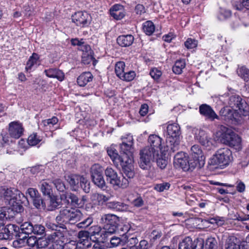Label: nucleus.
<instances>
[{"label": "nucleus", "mask_w": 249, "mask_h": 249, "mask_svg": "<svg viewBox=\"0 0 249 249\" xmlns=\"http://www.w3.org/2000/svg\"><path fill=\"white\" fill-rule=\"evenodd\" d=\"M82 217V213L79 210L71 208L69 224H74L81 220Z\"/></svg>", "instance_id": "7c9ffc66"}, {"label": "nucleus", "mask_w": 249, "mask_h": 249, "mask_svg": "<svg viewBox=\"0 0 249 249\" xmlns=\"http://www.w3.org/2000/svg\"><path fill=\"white\" fill-rule=\"evenodd\" d=\"M77 246L75 243L70 242L68 243L61 242V244L59 245L54 244L53 249H77Z\"/></svg>", "instance_id": "58836bf2"}, {"label": "nucleus", "mask_w": 249, "mask_h": 249, "mask_svg": "<svg viewBox=\"0 0 249 249\" xmlns=\"http://www.w3.org/2000/svg\"><path fill=\"white\" fill-rule=\"evenodd\" d=\"M103 167L98 164L93 165L90 168L92 180L95 185L101 188H104L106 182L103 177Z\"/></svg>", "instance_id": "1a4fd4ad"}, {"label": "nucleus", "mask_w": 249, "mask_h": 249, "mask_svg": "<svg viewBox=\"0 0 249 249\" xmlns=\"http://www.w3.org/2000/svg\"><path fill=\"white\" fill-rule=\"evenodd\" d=\"M191 160L195 163L192 164V167L200 168L205 164V157L200 146L195 144L191 147L190 150Z\"/></svg>", "instance_id": "6e6552de"}, {"label": "nucleus", "mask_w": 249, "mask_h": 249, "mask_svg": "<svg viewBox=\"0 0 249 249\" xmlns=\"http://www.w3.org/2000/svg\"><path fill=\"white\" fill-rule=\"evenodd\" d=\"M52 183L54 184L57 191L62 193L65 192V190L66 189V186L62 180L59 178L55 179L53 181Z\"/></svg>", "instance_id": "a18cd8bd"}, {"label": "nucleus", "mask_w": 249, "mask_h": 249, "mask_svg": "<svg viewBox=\"0 0 249 249\" xmlns=\"http://www.w3.org/2000/svg\"><path fill=\"white\" fill-rule=\"evenodd\" d=\"M185 46L188 49H194L197 45V41L195 39L189 38L184 42Z\"/></svg>", "instance_id": "4d7b16f0"}, {"label": "nucleus", "mask_w": 249, "mask_h": 249, "mask_svg": "<svg viewBox=\"0 0 249 249\" xmlns=\"http://www.w3.org/2000/svg\"><path fill=\"white\" fill-rule=\"evenodd\" d=\"M231 13L230 10L221 9L218 18L220 20L226 19L231 16Z\"/></svg>", "instance_id": "6e6d98bb"}, {"label": "nucleus", "mask_w": 249, "mask_h": 249, "mask_svg": "<svg viewBox=\"0 0 249 249\" xmlns=\"http://www.w3.org/2000/svg\"><path fill=\"white\" fill-rule=\"evenodd\" d=\"M175 163L179 166L184 170H188L189 169H192L195 168L192 167V164L195 163L194 161H193V160L191 159L188 160L187 157L180 159V160H179L178 162H176Z\"/></svg>", "instance_id": "2f4dec72"}, {"label": "nucleus", "mask_w": 249, "mask_h": 249, "mask_svg": "<svg viewBox=\"0 0 249 249\" xmlns=\"http://www.w3.org/2000/svg\"><path fill=\"white\" fill-rule=\"evenodd\" d=\"M217 241L214 238H209L206 242V249H216Z\"/></svg>", "instance_id": "603ef678"}, {"label": "nucleus", "mask_w": 249, "mask_h": 249, "mask_svg": "<svg viewBox=\"0 0 249 249\" xmlns=\"http://www.w3.org/2000/svg\"><path fill=\"white\" fill-rule=\"evenodd\" d=\"M93 220L91 217H89L83 221L79 223L77 226L80 228H86L90 226L92 223Z\"/></svg>", "instance_id": "bf43d9fd"}, {"label": "nucleus", "mask_w": 249, "mask_h": 249, "mask_svg": "<svg viewBox=\"0 0 249 249\" xmlns=\"http://www.w3.org/2000/svg\"><path fill=\"white\" fill-rule=\"evenodd\" d=\"M71 208L65 207L61 209L55 218V221L59 224L62 230H66V224H69Z\"/></svg>", "instance_id": "2eb2a0df"}, {"label": "nucleus", "mask_w": 249, "mask_h": 249, "mask_svg": "<svg viewBox=\"0 0 249 249\" xmlns=\"http://www.w3.org/2000/svg\"><path fill=\"white\" fill-rule=\"evenodd\" d=\"M220 115L225 117L226 120H237L239 117V113L235 110L230 108L229 107H224L220 110Z\"/></svg>", "instance_id": "aec40b11"}, {"label": "nucleus", "mask_w": 249, "mask_h": 249, "mask_svg": "<svg viewBox=\"0 0 249 249\" xmlns=\"http://www.w3.org/2000/svg\"><path fill=\"white\" fill-rule=\"evenodd\" d=\"M93 76L90 72H85L82 73L77 79V82L80 87H84L89 82L91 81Z\"/></svg>", "instance_id": "cd10ccee"}, {"label": "nucleus", "mask_w": 249, "mask_h": 249, "mask_svg": "<svg viewBox=\"0 0 249 249\" xmlns=\"http://www.w3.org/2000/svg\"><path fill=\"white\" fill-rule=\"evenodd\" d=\"M193 242L190 237H186L179 244L178 249H191Z\"/></svg>", "instance_id": "a19ab883"}, {"label": "nucleus", "mask_w": 249, "mask_h": 249, "mask_svg": "<svg viewBox=\"0 0 249 249\" xmlns=\"http://www.w3.org/2000/svg\"><path fill=\"white\" fill-rule=\"evenodd\" d=\"M232 160V152L228 148L218 149L210 159L209 163L221 168L228 166Z\"/></svg>", "instance_id": "7ed1b4c3"}, {"label": "nucleus", "mask_w": 249, "mask_h": 249, "mask_svg": "<svg viewBox=\"0 0 249 249\" xmlns=\"http://www.w3.org/2000/svg\"><path fill=\"white\" fill-rule=\"evenodd\" d=\"M83 176L77 175H71L65 177L66 180L69 182L71 189L76 191L78 188V184L80 183Z\"/></svg>", "instance_id": "a878e982"}, {"label": "nucleus", "mask_w": 249, "mask_h": 249, "mask_svg": "<svg viewBox=\"0 0 249 249\" xmlns=\"http://www.w3.org/2000/svg\"><path fill=\"white\" fill-rule=\"evenodd\" d=\"M41 137L37 135L36 133L31 134L28 138V143L31 146H35L37 144L41 141Z\"/></svg>", "instance_id": "79ce46f5"}, {"label": "nucleus", "mask_w": 249, "mask_h": 249, "mask_svg": "<svg viewBox=\"0 0 249 249\" xmlns=\"http://www.w3.org/2000/svg\"><path fill=\"white\" fill-rule=\"evenodd\" d=\"M50 244L46 239L40 238L37 242V249L45 248L49 246Z\"/></svg>", "instance_id": "680f3d73"}, {"label": "nucleus", "mask_w": 249, "mask_h": 249, "mask_svg": "<svg viewBox=\"0 0 249 249\" xmlns=\"http://www.w3.org/2000/svg\"><path fill=\"white\" fill-rule=\"evenodd\" d=\"M58 119L56 117H53L51 119L43 120L41 122V124L43 125L44 127H46V129H50L54 124L58 123Z\"/></svg>", "instance_id": "c03bdc74"}, {"label": "nucleus", "mask_w": 249, "mask_h": 249, "mask_svg": "<svg viewBox=\"0 0 249 249\" xmlns=\"http://www.w3.org/2000/svg\"><path fill=\"white\" fill-rule=\"evenodd\" d=\"M110 244L113 247H117L119 245L121 244L124 245V242L122 241L119 237H113L110 239Z\"/></svg>", "instance_id": "e2e57ef3"}, {"label": "nucleus", "mask_w": 249, "mask_h": 249, "mask_svg": "<svg viewBox=\"0 0 249 249\" xmlns=\"http://www.w3.org/2000/svg\"><path fill=\"white\" fill-rule=\"evenodd\" d=\"M10 212H12L10 209L3 207L0 208V220H4L5 219H9L10 215L9 214Z\"/></svg>", "instance_id": "de8ad7c7"}, {"label": "nucleus", "mask_w": 249, "mask_h": 249, "mask_svg": "<svg viewBox=\"0 0 249 249\" xmlns=\"http://www.w3.org/2000/svg\"><path fill=\"white\" fill-rule=\"evenodd\" d=\"M91 53V52L83 53L82 61L83 64L88 65L91 62L93 61L94 58Z\"/></svg>", "instance_id": "8fccbe9b"}, {"label": "nucleus", "mask_w": 249, "mask_h": 249, "mask_svg": "<svg viewBox=\"0 0 249 249\" xmlns=\"http://www.w3.org/2000/svg\"><path fill=\"white\" fill-rule=\"evenodd\" d=\"M238 76L245 82H249V70L244 66L239 67L237 70Z\"/></svg>", "instance_id": "c9c22d12"}, {"label": "nucleus", "mask_w": 249, "mask_h": 249, "mask_svg": "<svg viewBox=\"0 0 249 249\" xmlns=\"http://www.w3.org/2000/svg\"><path fill=\"white\" fill-rule=\"evenodd\" d=\"M221 142L236 150L241 149V139L240 137L230 129L226 130L221 134Z\"/></svg>", "instance_id": "423d86ee"}, {"label": "nucleus", "mask_w": 249, "mask_h": 249, "mask_svg": "<svg viewBox=\"0 0 249 249\" xmlns=\"http://www.w3.org/2000/svg\"><path fill=\"white\" fill-rule=\"evenodd\" d=\"M49 180H43L39 183V187L43 196H49L53 194L52 187Z\"/></svg>", "instance_id": "393cba45"}, {"label": "nucleus", "mask_w": 249, "mask_h": 249, "mask_svg": "<svg viewBox=\"0 0 249 249\" xmlns=\"http://www.w3.org/2000/svg\"><path fill=\"white\" fill-rule=\"evenodd\" d=\"M118 221V217L112 214H103L100 219V223L103 225L106 224H117Z\"/></svg>", "instance_id": "c85d7f7f"}, {"label": "nucleus", "mask_w": 249, "mask_h": 249, "mask_svg": "<svg viewBox=\"0 0 249 249\" xmlns=\"http://www.w3.org/2000/svg\"><path fill=\"white\" fill-rule=\"evenodd\" d=\"M21 230L26 234L34 233L40 236L45 235V228L41 224L33 225L32 223L26 222L20 225Z\"/></svg>", "instance_id": "9d476101"}, {"label": "nucleus", "mask_w": 249, "mask_h": 249, "mask_svg": "<svg viewBox=\"0 0 249 249\" xmlns=\"http://www.w3.org/2000/svg\"><path fill=\"white\" fill-rule=\"evenodd\" d=\"M117 224H106L103 226V230L101 231V234L107 238L109 235H111L115 232L117 230Z\"/></svg>", "instance_id": "72a5a7b5"}, {"label": "nucleus", "mask_w": 249, "mask_h": 249, "mask_svg": "<svg viewBox=\"0 0 249 249\" xmlns=\"http://www.w3.org/2000/svg\"><path fill=\"white\" fill-rule=\"evenodd\" d=\"M72 21L77 26L85 27L89 24L91 17L87 12L79 11L75 13L71 17Z\"/></svg>", "instance_id": "ddd939ff"}, {"label": "nucleus", "mask_w": 249, "mask_h": 249, "mask_svg": "<svg viewBox=\"0 0 249 249\" xmlns=\"http://www.w3.org/2000/svg\"><path fill=\"white\" fill-rule=\"evenodd\" d=\"M107 153L116 168L124 173V158L121 156L119 155L116 149L113 146L108 147L107 148Z\"/></svg>", "instance_id": "9b49d317"}, {"label": "nucleus", "mask_w": 249, "mask_h": 249, "mask_svg": "<svg viewBox=\"0 0 249 249\" xmlns=\"http://www.w3.org/2000/svg\"><path fill=\"white\" fill-rule=\"evenodd\" d=\"M195 138L203 145H207L209 142L207 133L203 130H197Z\"/></svg>", "instance_id": "c756f323"}, {"label": "nucleus", "mask_w": 249, "mask_h": 249, "mask_svg": "<svg viewBox=\"0 0 249 249\" xmlns=\"http://www.w3.org/2000/svg\"><path fill=\"white\" fill-rule=\"evenodd\" d=\"M17 239L13 242L12 246L15 249L21 248L26 245V234L21 230L20 227V231L15 234Z\"/></svg>", "instance_id": "412c9836"}, {"label": "nucleus", "mask_w": 249, "mask_h": 249, "mask_svg": "<svg viewBox=\"0 0 249 249\" xmlns=\"http://www.w3.org/2000/svg\"><path fill=\"white\" fill-rule=\"evenodd\" d=\"M170 184L167 182H164L161 184H156L155 187V190L158 192H161L165 190H168L170 187Z\"/></svg>", "instance_id": "13d9d810"}, {"label": "nucleus", "mask_w": 249, "mask_h": 249, "mask_svg": "<svg viewBox=\"0 0 249 249\" xmlns=\"http://www.w3.org/2000/svg\"><path fill=\"white\" fill-rule=\"evenodd\" d=\"M23 128L21 124L18 122H13L9 124V134L15 139H18L23 133Z\"/></svg>", "instance_id": "a211bd4d"}, {"label": "nucleus", "mask_w": 249, "mask_h": 249, "mask_svg": "<svg viewBox=\"0 0 249 249\" xmlns=\"http://www.w3.org/2000/svg\"><path fill=\"white\" fill-rule=\"evenodd\" d=\"M94 197L97 199L99 203H102L107 202L109 198L108 196L99 193L95 194Z\"/></svg>", "instance_id": "69168bd1"}, {"label": "nucleus", "mask_w": 249, "mask_h": 249, "mask_svg": "<svg viewBox=\"0 0 249 249\" xmlns=\"http://www.w3.org/2000/svg\"><path fill=\"white\" fill-rule=\"evenodd\" d=\"M13 202L15 204L13 205V210L18 213L23 211L24 208L23 205L27 206L29 204V202L26 197V201L22 200L21 198H19V200H15Z\"/></svg>", "instance_id": "473e14b6"}, {"label": "nucleus", "mask_w": 249, "mask_h": 249, "mask_svg": "<svg viewBox=\"0 0 249 249\" xmlns=\"http://www.w3.org/2000/svg\"><path fill=\"white\" fill-rule=\"evenodd\" d=\"M27 194L30 196L32 200L39 195V193L36 189L32 188H29L27 190Z\"/></svg>", "instance_id": "338daca9"}, {"label": "nucleus", "mask_w": 249, "mask_h": 249, "mask_svg": "<svg viewBox=\"0 0 249 249\" xmlns=\"http://www.w3.org/2000/svg\"><path fill=\"white\" fill-rule=\"evenodd\" d=\"M60 198L64 205L78 207V195L67 191L60 195Z\"/></svg>", "instance_id": "dca6fc26"}, {"label": "nucleus", "mask_w": 249, "mask_h": 249, "mask_svg": "<svg viewBox=\"0 0 249 249\" xmlns=\"http://www.w3.org/2000/svg\"><path fill=\"white\" fill-rule=\"evenodd\" d=\"M139 166L143 170L150 169L152 162L159 156V154L153 151L149 146H146L140 151Z\"/></svg>", "instance_id": "20e7f679"}, {"label": "nucleus", "mask_w": 249, "mask_h": 249, "mask_svg": "<svg viewBox=\"0 0 249 249\" xmlns=\"http://www.w3.org/2000/svg\"><path fill=\"white\" fill-rule=\"evenodd\" d=\"M19 231H20V227L17 225L9 224L5 226L3 224L0 231V240H7L11 238Z\"/></svg>", "instance_id": "4468645a"}, {"label": "nucleus", "mask_w": 249, "mask_h": 249, "mask_svg": "<svg viewBox=\"0 0 249 249\" xmlns=\"http://www.w3.org/2000/svg\"><path fill=\"white\" fill-rule=\"evenodd\" d=\"M105 173L107 177V180L116 189L122 187L123 180L118 176V175L115 171L110 167H107L105 171Z\"/></svg>", "instance_id": "f8f14e48"}, {"label": "nucleus", "mask_w": 249, "mask_h": 249, "mask_svg": "<svg viewBox=\"0 0 249 249\" xmlns=\"http://www.w3.org/2000/svg\"><path fill=\"white\" fill-rule=\"evenodd\" d=\"M111 16L116 20H120L124 16V9L121 4H115L110 9Z\"/></svg>", "instance_id": "5701e85b"}, {"label": "nucleus", "mask_w": 249, "mask_h": 249, "mask_svg": "<svg viewBox=\"0 0 249 249\" xmlns=\"http://www.w3.org/2000/svg\"><path fill=\"white\" fill-rule=\"evenodd\" d=\"M204 247V241L198 239L193 242L191 249H203Z\"/></svg>", "instance_id": "0e129e2a"}, {"label": "nucleus", "mask_w": 249, "mask_h": 249, "mask_svg": "<svg viewBox=\"0 0 249 249\" xmlns=\"http://www.w3.org/2000/svg\"><path fill=\"white\" fill-rule=\"evenodd\" d=\"M150 74L154 79L158 80L161 76L162 72L157 68H154L150 71Z\"/></svg>", "instance_id": "052dcab7"}, {"label": "nucleus", "mask_w": 249, "mask_h": 249, "mask_svg": "<svg viewBox=\"0 0 249 249\" xmlns=\"http://www.w3.org/2000/svg\"><path fill=\"white\" fill-rule=\"evenodd\" d=\"M128 231L125 232V244L127 245L128 247L136 246V244L138 243V240L137 238L136 235H132L131 236L128 235Z\"/></svg>", "instance_id": "4c0bfd02"}, {"label": "nucleus", "mask_w": 249, "mask_h": 249, "mask_svg": "<svg viewBox=\"0 0 249 249\" xmlns=\"http://www.w3.org/2000/svg\"><path fill=\"white\" fill-rule=\"evenodd\" d=\"M91 236H90V237L86 240V239H82V241H78L76 245L78 246V248H84L85 249L89 248L91 246Z\"/></svg>", "instance_id": "5fc2aeb1"}, {"label": "nucleus", "mask_w": 249, "mask_h": 249, "mask_svg": "<svg viewBox=\"0 0 249 249\" xmlns=\"http://www.w3.org/2000/svg\"><path fill=\"white\" fill-rule=\"evenodd\" d=\"M46 75L50 78H56L60 81L64 79L65 75L64 72L56 68H50L45 70L44 71Z\"/></svg>", "instance_id": "b1692460"}, {"label": "nucleus", "mask_w": 249, "mask_h": 249, "mask_svg": "<svg viewBox=\"0 0 249 249\" xmlns=\"http://www.w3.org/2000/svg\"><path fill=\"white\" fill-rule=\"evenodd\" d=\"M127 142H125V175L128 178H133L135 176L134 167L133 165L134 151L133 145V138L132 136L127 135L125 137Z\"/></svg>", "instance_id": "f03ea898"}, {"label": "nucleus", "mask_w": 249, "mask_h": 249, "mask_svg": "<svg viewBox=\"0 0 249 249\" xmlns=\"http://www.w3.org/2000/svg\"><path fill=\"white\" fill-rule=\"evenodd\" d=\"M186 65L184 60H177L173 67V71L177 74H181L182 72V70L185 68Z\"/></svg>", "instance_id": "e433bc0d"}, {"label": "nucleus", "mask_w": 249, "mask_h": 249, "mask_svg": "<svg viewBox=\"0 0 249 249\" xmlns=\"http://www.w3.org/2000/svg\"><path fill=\"white\" fill-rule=\"evenodd\" d=\"M38 59V54L34 53L27 62L26 69L27 70H31L34 65L36 64Z\"/></svg>", "instance_id": "49530a36"}, {"label": "nucleus", "mask_w": 249, "mask_h": 249, "mask_svg": "<svg viewBox=\"0 0 249 249\" xmlns=\"http://www.w3.org/2000/svg\"><path fill=\"white\" fill-rule=\"evenodd\" d=\"M167 151L170 153H174L179 149L181 139L179 125L176 123L169 124L167 126Z\"/></svg>", "instance_id": "f257e3e1"}, {"label": "nucleus", "mask_w": 249, "mask_h": 249, "mask_svg": "<svg viewBox=\"0 0 249 249\" xmlns=\"http://www.w3.org/2000/svg\"><path fill=\"white\" fill-rule=\"evenodd\" d=\"M80 185L81 188L83 189V190L86 193H88L90 191V185L89 183L88 182V180L82 177L80 182Z\"/></svg>", "instance_id": "864d4df0"}, {"label": "nucleus", "mask_w": 249, "mask_h": 249, "mask_svg": "<svg viewBox=\"0 0 249 249\" xmlns=\"http://www.w3.org/2000/svg\"><path fill=\"white\" fill-rule=\"evenodd\" d=\"M199 112L201 115L211 121H213L215 119H218V116L215 113L213 108L208 105H201L199 107Z\"/></svg>", "instance_id": "6ab92c4d"}, {"label": "nucleus", "mask_w": 249, "mask_h": 249, "mask_svg": "<svg viewBox=\"0 0 249 249\" xmlns=\"http://www.w3.org/2000/svg\"><path fill=\"white\" fill-rule=\"evenodd\" d=\"M49 203L47 206V209L49 211H53L59 208L63 204L61 201H59L57 196L54 194L48 196Z\"/></svg>", "instance_id": "bb28decb"}, {"label": "nucleus", "mask_w": 249, "mask_h": 249, "mask_svg": "<svg viewBox=\"0 0 249 249\" xmlns=\"http://www.w3.org/2000/svg\"><path fill=\"white\" fill-rule=\"evenodd\" d=\"M228 104L231 107L239 113V117L247 116L249 106L246 102L238 95H232L229 99Z\"/></svg>", "instance_id": "39448f33"}, {"label": "nucleus", "mask_w": 249, "mask_h": 249, "mask_svg": "<svg viewBox=\"0 0 249 249\" xmlns=\"http://www.w3.org/2000/svg\"><path fill=\"white\" fill-rule=\"evenodd\" d=\"M34 206L37 209H45L46 206L45 202L40 195H38L32 200Z\"/></svg>", "instance_id": "ea45409f"}, {"label": "nucleus", "mask_w": 249, "mask_h": 249, "mask_svg": "<svg viewBox=\"0 0 249 249\" xmlns=\"http://www.w3.org/2000/svg\"><path fill=\"white\" fill-rule=\"evenodd\" d=\"M67 231V229L66 230H56L53 232L49 236L48 238L49 240H52L53 244L49 248L51 249V247L53 248V245L54 244H61V242H64V240L65 239V234Z\"/></svg>", "instance_id": "f3484780"}, {"label": "nucleus", "mask_w": 249, "mask_h": 249, "mask_svg": "<svg viewBox=\"0 0 249 249\" xmlns=\"http://www.w3.org/2000/svg\"><path fill=\"white\" fill-rule=\"evenodd\" d=\"M3 197L5 200L10 201L19 200L21 198L26 201V196L20 191L14 188H7L5 187H0V198Z\"/></svg>", "instance_id": "0eeeda50"}, {"label": "nucleus", "mask_w": 249, "mask_h": 249, "mask_svg": "<svg viewBox=\"0 0 249 249\" xmlns=\"http://www.w3.org/2000/svg\"><path fill=\"white\" fill-rule=\"evenodd\" d=\"M143 30L147 35H151L155 31V26L151 21H147L143 23Z\"/></svg>", "instance_id": "37998d69"}, {"label": "nucleus", "mask_w": 249, "mask_h": 249, "mask_svg": "<svg viewBox=\"0 0 249 249\" xmlns=\"http://www.w3.org/2000/svg\"><path fill=\"white\" fill-rule=\"evenodd\" d=\"M157 164L158 166L159 167L160 169H163L167 166V161L161 158H157Z\"/></svg>", "instance_id": "774afa93"}, {"label": "nucleus", "mask_w": 249, "mask_h": 249, "mask_svg": "<svg viewBox=\"0 0 249 249\" xmlns=\"http://www.w3.org/2000/svg\"><path fill=\"white\" fill-rule=\"evenodd\" d=\"M148 142L149 148L159 154V151L161 150V139L158 135H151L149 136Z\"/></svg>", "instance_id": "4be33fe9"}, {"label": "nucleus", "mask_w": 249, "mask_h": 249, "mask_svg": "<svg viewBox=\"0 0 249 249\" xmlns=\"http://www.w3.org/2000/svg\"><path fill=\"white\" fill-rule=\"evenodd\" d=\"M115 71L116 75L123 81L124 80V62H118L115 67Z\"/></svg>", "instance_id": "f704fd0d"}, {"label": "nucleus", "mask_w": 249, "mask_h": 249, "mask_svg": "<svg viewBox=\"0 0 249 249\" xmlns=\"http://www.w3.org/2000/svg\"><path fill=\"white\" fill-rule=\"evenodd\" d=\"M29 234H26V245H28V247H32L34 248V247H37V242L38 240L35 236L28 237Z\"/></svg>", "instance_id": "3c124183"}, {"label": "nucleus", "mask_w": 249, "mask_h": 249, "mask_svg": "<svg viewBox=\"0 0 249 249\" xmlns=\"http://www.w3.org/2000/svg\"><path fill=\"white\" fill-rule=\"evenodd\" d=\"M237 10L243 11L245 9L249 10V0H241L240 3L234 5Z\"/></svg>", "instance_id": "09e8293b"}]
</instances>
